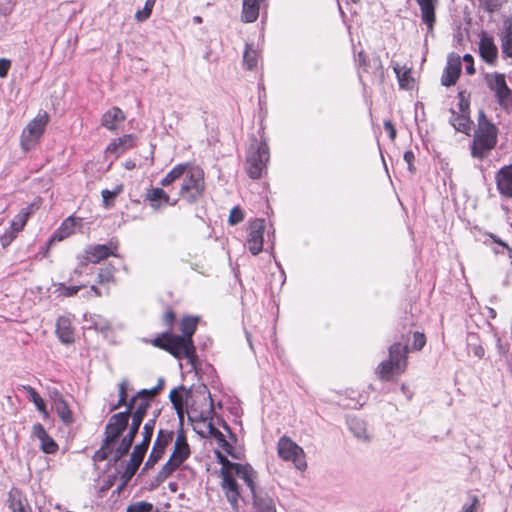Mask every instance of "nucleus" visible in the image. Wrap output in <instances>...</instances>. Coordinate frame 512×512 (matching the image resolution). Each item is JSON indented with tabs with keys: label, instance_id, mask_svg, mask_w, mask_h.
Masks as SVG:
<instances>
[{
	"label": "nucleus",
	"instance_id": "nucleus-1",
	"mask_svg": "<svg viewBox=\"0 0 512 512\" xmlns=\"http://www.w3.org/2000/svg\"><path fill=\"white\" fill-rule=\"evenodd\" d=\"M497 143V128L481 111L478 118V128L475 131L472 151L473 157L482 159Z\"/></svg>",
	"mask_w": 512,
	"mask_h": 512
},
{
	"label": "nucleus",
	"instance_id": "nucleus-2",
	"mask_svg": "<svg viewBox=\"0 0 512 512\" xmlns=\"http://www.w3.org/2000/svg\"><path fill=\"white\" fill-rule=\"evenodd\" d=\"M409 348L407 344L396 342L389 347V359L382 361L376 374L382 381H389L393 374H402L407 367V356Z\"/></svg>",
	"mask_w": 512,
	"mask_h": 512
},
{
	"label": "nucleus",
	"instance_id": "nucleus-3",
	"mask_svg": "<svg viewBox=\"0 0 512 512\" xmlns=\"http://www.w3.org/2000/svg\"><path fill=\"white\" fill-rule=\"evenodd\" d=\"M153 345L168 351L178 359L186 358L194 365L196 354L192 339L164 333L153 340Z\"/></svg>",
	"mask_w": 512,
	"mask_h": 512
},
{
	"label": "nucleus",
	"instance_id": "nucleus-4",
	"mask_svg": "<svg viewBox=\"0 0 512 512\" xmlns=\"http://www.w3.org/2000/svg\"><path fill=\"white\" fill-rule=\"evenodd\" d=\"M215 455L218 463L222 465L220 471L222 476V489L224 490L231 507L236 510L238 508L240 492L238 483L232 476V470L234 469L233 465H236L237 463L230 462L220 451H215Z\"/></svg>",
	"mask_w": 512,
	"mask_h": 512
},
{
	"label": "nucleus",
	"instance_id": "nucleus-5",
	"mask_svg": "<svg viewBox=\"0 0 512 512\" xmlns=\"http://www.w3.org/2000/svg\"><path fill=\"white\" fill-rule=\"evenodd\" d=\"M204 190L203 171L199 168H192L189 171L186 170L179 192L181 198L188 203H194L203 196Z\"/></svg>",
	"mask_w": 512,
	"mask_h": 512
},
{
	"label": "nucleus",
	"instance_id": "nucleus-6",
	"mask_svg": "<svg viewBox=\"0 0 512 512\" xmlns=\"http://www.w3.org/2000/svg\"><path fill=\"white\" fill-rule=\"evenodd\" d=\"M269 148L265 142L251 145L246 156V172L252 179L262 176L269 160Z\"/></svg>",
	"mask_w": 512,
	"mask_h": 512
},
{
	"label": "nucleus",
	"instance_id": "nucleus-7",
	"mask_svg": "<svg viewBox=\"0 0 512 512\" xmlns=\"http://www.w3.org/2000/svg\"><path fill=\"white\" fill-rule=\"evenodd\" d=\"M277 452L284 461H291L296 469L304 471L307 468L304 450L289 437L282 436L278 440Z\"/></svg>",
	"mask_w": 512,
	"mask_h": 512
},
{
	"label": "nucleus",
	"instance_id": "nucleus-8",
	"mask_svg": "<svg viewBox=\"0 0 512 512\" xmlns=\"http://www.w3.org/2000/svg\"><path fill=\"white\" fill-rule=\"evenodd\" d=\"M48 120L47 113L43 112L38 113V115L28 123L21 135V146L24 150H29L38 143L44 133Z\"/></svg>",
	"mask_w": 512,
	"mask_h": 512
},
{
	"label": "nucleus",
	"instance_id": "nucleus-9",
	"mask_svg": "<svg viewBox=\"0 0 512 512\" xmlns=\"http://www.w3.org/2000/svg\"><path fill=\"white\" fill-rule=\"evenodd\" d=\"M486 83L494 92L499 106L508 111L512 107V90L507 86L505 76L500 73L486 75Z\"/></svg>",
	"mask_w": 512,
	"mask_h": 512
},
{
	"label": "nucleus",
	"instance_id": "nucleus-10",
	"mask_svg": "<svg viewBox=\"0 0 512 512\" xmlns=\"http://www.w3.org/2000/svg\"><path fill=\"white\" fill-rule=\"evenodd\" d=\"M129 425L128 412L113 414L105 426L104 444L112 445Z\"/></svg>",
	"mask_w": 512,
	"mask_h": 512
},
{
	"label": "nucleus",
	"instance_id": "nucleus-11",
	"mask_svg": "<svg viewBox=\"0 0 512 512\" xmlns=\"http://www.w3.org/2000/svg\"><path fill=\"white\" fill-rule=\"evenodd\" d=\"M265 232V220L256 218L247 227V247L253 255H258L263 250Z\"/></svg>",
	"mask_w": 512,
	"mask_h": 512
},
{
	"label": "nucleus",
	"instance_id": "nucleus-12",
	"mask_svg": "<svg viewBox=\"0 0 512 512\" xmlns=\"http://www.w3.org/2000/svg\"><path fill=\"white\" fill-rule=\"evenodd\" d=\"M174 433L172 431L160 429L157 438L154 441L152 450L144 465L143 470L152 468L164 455L166 447L173 440Z\"/></svg>",
	"mask_w": 512,
	"mask_h": 512
},
{
	"label": "nucleus",
	"instance_id": "nucleus-13",
	"mask_svg": "<svg viewBox=\"0 0 512 512\" xmlns=\"http://www.w3.org/2000/svg\"><path fill=\"white\" fill-rule=\"evenodd\" d=\"M118 245L116 242L110 241L108 245L95 244L90 245L84 250V259L86 262L99 263L109 256H117Z\"/></svg>",
	"mask_w": 512,
	"mask_h": 512
},
{
	"label": "nucleus",
	"instance_id": "nucleus-14",
	"mask_svg": "<svg viewBox=\"0 0 512 512\" xmlns=\"http://www.w3.org/2000/svg\"><path fill=\"white\" fill-rule=\"evenodd\" d=\"M461 72L460 57L454 54L448 56L447 65L441 77V84L449 87L456 83Z\"/></svg>",
	"mask_w": 512,
	"mask_h": 512
},
{
	"label": "nucleus",
	"instance_id": "nucleus-15",
	"mask_svg": "<svg viewBox=\"0 0 512 512\" xmlns=\"http://www.w3.org/2000/svg\"><path fill=\"white\" fill-rule=\"evenodd\" d=\"M233 466L234 469L232 470V476L234 477L235 475L243 480L246 486L250 489L251 495L261 489L255 484L257 473L250 464L237 463Z\"/></svg>",
	"mask_w": 512,
	"mask_h": 512
},
{
	"label": "nucleus",
	"instance_id": "nucleus-16",
	"mask_svg": "<svg viewBox=\"0 0 512 512\" xmlns=\"http://www.w3.org/2000/svg\"><path fill=\"white\" fill-rule=\"evenodd\" d=\"M498 192L505 198H512V164L503 166L495 176Z\"/></svg>",
	"mask_w": 512,
	"mask_h": 512
},
{
	"label": "nucleus",
	"instance_id": "nucleus-17",
	"mask_svg": "<svg viewBox=\"0 0 512 512\" xmlns=\"http://www.w3.org/2000/svg\"><path fill=\"white\" fill-rule=\"evenodd\" d=\"M135 143V137L132 134H126L118 139L112 140L107 148L106 155L107 157L112 156L114 159L118 158L121 154L126 152L128 149L132 148Z\"/></svg>",
	"mask_w": 512,
	"mask_h": 512
},
{
	"label": "nucleus",
	"instance_id": "nucleus-18",
	"mask_svg": "<svg viewBox=\"0 0 512 512\" xmlns=\"http://www.w3.org/2000/svg\"><path fill=\"white\" fill-rule=\"evenodd\" d=\"M253 512H276V505L273 497L264 489L252 494Z\"/></svg>",
	"mask_w": 512,
	"mask_h": 512
},
{
	"label": "nucleus",
	"instance_id": "nucleus-19",
	"mask_svg": "<svg viewBox=\"0 0 512 512\" xmlns=\"http://www.w3.org/2000/svg\"><path fill=\"white\" fill-rule=\"evenodd\" d=\"M190 456V447L187 442L186 434L183 428H180L177 432V436L174 443V450L170 456L176 462L182 464Z\"/></svg>",
	"mask_w": 512,
	"mask_h": 512
},
{
	"label": "nucleus",
	"instance_id": "nucleus-20",
	"mask_svg": "<svg viewBox=\"0 0 512 512\" xmlns=\"http://www.w3.org/2000/svg\"><path fill=\"white\" fill-rule=\"evenodd\" d=\"M8 507L12 512H32L26 496L17 488L8 493Z\"/></svg>",
	"mask_w": 512,
	"mask_h": 512
},
{
	"label": "nucleus",
	"instance_id": "nucleus-21",
	"mask_svg": "<svg viewBox=\"0 0 512 512\" xmlns=\"http://www.w3.org/2000/svg\"><path fill=\"white\" fill-rule=\"evenodd\" d=\"M479 53L485 62L489 64H493L495 62L498 55V49L494 44L492 37L486 34L481 36L479 42Z\"/></svg>",
	"mask_w": 512,
	"mask_h": 512
},
{
	"label": "nucleus",
	"instance_id": "nucleus-22",
	"mask_svg": "<svg viewBox=\"0 0 512 512\" xmlns=\"http://www.w3.org/2000/svg\"><path fill=\"white\" fill-rule=\"evenodd\" d=\"M124 120V112L120 108L114 106L102 115L101 125L108 130L114 131L118 128L119 124L124 122Z\"/></svg>",
	"mask_w": 512,
	"mask_h": 512
},
{
	"label": "nucleus",
	"instance_id": "nucleus-23",
	"mask_svg": "<svg viewBox=\"0 0 512 512\" xmlns=\"http://www.w3.org/2000/svg\"><path fill=\"white\" fill-rule=\"evenodd\" d=\"M56 335L63 344L74 342V330L71 320L68 317L61 316L56 322Z\"/></svg>",
	"mask_w": 512,
	"mask_h": 512
},
{
	"label": "nucleus",
	"instance_id": "nucleus-24",
	"mask_svg": "<svg viewBox=\"0 0 512 512\" xmlns=\"http://www.w3.org/2000/svg\"><path fill=\"white\" fill-rule=\"evenodd\" d=\"M420 10L423 23L427 26L428 32L433 30L435 23V0H416Z\"/></svg>",
	"mask_w": 512,
	"mask_h": 512
},
{
	"label": "nucleus",
	"instance_id": "nucleus-25",
	"mask_svg": "<svg viewBox=\"0 0 512 512\" xmlns=\"http://www.w3.org/2000/svg\"><path fill=\"white\" fill-rule=\"evenodd\" d=\"M264 0H243L241 20L245 23L255 22L259 16L260 4Z\"/></svg>",
	"mask_w": 512,
	"mask_h": 512
},
{
	"label": "nucleus",
	"instance_id": "nucleus-26",
	"mask_svg": "<svg viewBox=\"0 0 512 512\" xmlns=\"http://www.w3.org/2000/svg\"><path fill=\"white\" fill-rule=\"evenodd\" d=\"M347 425L349 427V430L357 439L365 442L370 440V436L368 434L366 423L364 420L355 416H349L347 418Z\"/></svg>",
	"mask_w": 512,
	"mask_h": 512
},
{
	"label": "nucleus",
	"instance_id": "nucleus-27",
	"mask_svg": "<svg viewBox=\"0 0 512 512\" xmlns=\"http://www.w3.org/2000/svg\"><path fill=\"white\" fill-rule=\"evenodd\" d=\"M52 410L58 415L64 425L69 426L73 424L74 416L65 399H58L56 403L52 405Z\"/></svg>",
	"mask_w": 512,
	"mask_h": 512
},
{
	"label": "nucleus",
	"instance_id": "nucleus-28",
	"mask_svg": "<svg viewBox=\"0 0 512 512\" xmlns=\"http://www.w3.org/2000/svg\"><path fill=\"white\" fill-rule=\"evenodd\" d=\"M145 199L154 209H159L163 204H168L170 198L162 188H150L147 190Z\"/></svg>",
	"mask_w": 512,
	"mask_h": 512
},
{
	"label": "nucleus",
	"instance_id": "nucleus-29",
	"mask_svg": "<svg viewBox=\"0 0 512 512\" xmlns=\"http://www.w3.org/2000/svg\"><path fill=\"white\" fill-rule=\"evenodd\" d=\"M207 427L209 435L216 440L217 444L230 456L236 458V455L233 453L232 445L226 440L223 433L218 430L211 421L208 423Z\"/></svg>",
	"mask_w": 512,
	"mask_h": 512
},
{
	"label": "nucleus",
	"instance_id": "nucleus-30",
	"mask_svg": "<svg viewBox=\"0 0 512 512\" xmlns=\"http://www.w3.org/2000/svg\"><path fill=\"white\" fill-rule=\"evenodd\" d=\"M35 209L36 208L34 204L21 209L20 212L12 220L10 228L16 233L21 231L26 225L29 216L34 213Z\"/></svg>",
	"mask_w": 512,
	"mask_h": 512
},
{
	"label": "nucleus",
	"instance_id": "nucleus-31",
	"mask_svg": "<svg viewBox=\"0 0 512 512\" xmlns=\"http://www.w3.org/2000/svg\"><path fill=\"white\" fill-rule=\"evenodd\" d=\"M450 122L457 131L468 134L471 124L469 114L456 113L452 111Z\"/></svg>",
	"mask_w": 512,
	"mask_h": 512
},
{
	"label": "nucleus",
	"instance_id": "nucleus-32",
	"mask_svg": "<svg viewBox=\"0 0 512 512\" xmlns=\"http://www.w3.org/2000/svg\"><path fill=\"white\" fill-rule=\"evenodd\" d=\"M75 221L71 217L65 219L61 226L55 231L52 240L61 241L74 233Z\"/></svg>",
	"mask_w": 512,
	"mask_h": 512
},
{
	"label": "nucleus",
	"instance_id": "nucleus-33",
	"mask_svg": "<svg viewBox=\"0 0 512 512\" xmlns=\"http://www.w3.org/2000/svg\"><path fill=\"white\" fill-rule=\"evenodd\" d=\"M188 168V164H178L171 171H169L166 176L161 180V185L166 187L171 185L176 180L183 177L186 170Z\"/></svg>",
	"mask_w": 512,
	"mask_h": 512
},
{
	"label": "nucleus",
	"instance_id": "nucleus-34",
	"mask_svg": "<svg viewBox=\"0 0 512 512\" xmlns=\"http://www.w3.org/2000/svg\"><path fill=\"white\" fill-rule=\"evenodd\" d=\"M89 320L91 322L92 327L96 331L104 334L105 337H107L108 334L111 332V323L108 319L104 318L103 316L93 314L90 316Z\"/></svg>",
	"mask_w": 512,
	"mask_h": 512
},
{
	"label": "nucleus",
	"instance_id": "nucleus-35",
	"mask_svg": "<svg viewBox=\"0 0 512 512\" xmlns=\"http://www.w3.org/2000/svg\"><path fill=\"white\" fill-rule=\"evenodd\" d=\"M259 54L253 48L252 44H246L243 53V63L248 70H253L257 67Z\"/></svg>",
	"mask_w": 512,
	"mask_h": 512
},
{
	"label": "nucleus",
	"instance_id": "nucleus-36",
	"mask_svg": "<svg viewBox=\"0 0 512 512\" xmlns=\"http://www.w3.org/2000/svg\"><path fill=\"white\" fill-rule=\"evenodd\" d=\"M133 442V440L124 436L121 439L120 444L114 450H112L111 461L115 464L120 459H122L129 452Z\"/></svg>",
	"mask_w": 512,
	"mask_h": 512
},
{
	"label": "nucleus",
	"instance_id": "nucleus-37",
	"mask_svg": "<svg viewBox=\"0 0 512 512\" xmlns=\"http://www.w3.org/2000/svg\"><path fill=\"white\" fill-rule=\"evenodd\" d=\"M501 48L505 56L512 58V21L509 22L502 33Z\"/></svg>",
	"mask_w": 512,
	"mask_h": 512
},
{
	"label": "nucleus",
	"instance_id": "nucleus-38",
	"mask_svg": "<svg viewBox=\"0 0 512 512\" xmlns=\"http://www.w3.org/2000/svg\"><path fill=\"white\" fill-rule=\"evenodd\" d=\"M393 70L397 76L400 88L409 89L413 79L410 75V70L401 68L398 64L393 67Z\"/></svg>",
	"mask_w": 512,
	"mask_h": 512
},
{
	"label": "nucleus",
	"instance_id": "nucleus-39",
	"mask_svg": "<svg viewBox=\"0 0 512 512\" xmlns=\"http://www.w3.org/2000/svg\"><path fill=\"white\" fill-rule=\"evenodd\" d=\"M198 319L195 317H184L180 324V330L183 335L180 337L192 339V336L196 330Z\"/></svg>",
	"mask_w": 512,
	"mask_h": 512
},
{
	"label": "nucleus",
	"instance_id": "nucleus-40",
	"mask_svg": "<svg viewBox=\"0 0 512 512\" xmlns=\"http://www.w3.org/2000/svg\"><path fill=\"white\" fill-rule=\"evenodd\" d=\"M181 464L169 458L156 476L158 483L164 482Z\"/></svg>",
	"mask_w": 512,
	"mask_h": 512
},
{
	"label": "nucleus",
	"instance_id": "nucleus-41",
	"mask_svg": "<svg viewBox=\"0 0 512 512\" xmlns=\"http://www.w3.org/2000/svg\"><path fill=\"white\" fill-rule=\"evenodd\" d=\"M139 467H140V464L132 462V461L129 460L125 470L123 471V473L121 475L122 485L120 486L119 489H121L122 487L127 485V483L135 475V473L137 472Z\"/></svg>",
	"mask_w": 512,
	"mask_h": 512
},
{
	"label": "nucleus",
	"instance_id": "nucleus-42",
	"mask_svg": "<svg viewBox=\"0 0 512 512\" xmlns=\"http://www.w3.org/2000/svg\"><path fill=\"white\" fill-rule=\"evenodd\" d=\"M28 392L30 394L31 400L35 404L36 408L43 414L44 418L48 417V412L46 410V405L41 396L36 392V390L32 387H28Z\"/></svg>",
	"mask_w": 512,
	"mask_h": 512
},
{
	"label": "nucleus",
	"instance_id": "nucleus-43",
	"mask_svg": "<svg viewBox=\"0 0 512 512\" xmlns=\"http://www.w3.org/2000/svg\"><path fill=\"white\" fill-rule=\"evenodd\" d=\"M123 190L122 185H117L114 190H102L101 195L103 198V204L105 208H109L111 206L112 201L114 198L119 195Z\"/></svg>",
	"mask_w": 512,
	"mask_h": 512
},
{
	"label": "nucleus",
	"instance_id": "nucleus-44",
	"mask_svg": "<svg viewBox=\"0 0 512 512\" xmlns=\"http://www.w3.org/2000/svg\"><path fill=\"white\" fill-rule=\"evenodd\" d=\"M56 291L59 293L60 296L63 297H72L76 295L83 287L84 285H78V286H66L63 283L55 284Z\"/></svg>",
	"mask_w": 512,
	"mask_h": 512
},
{
	"label": "nucleus",
	"instance_id": "nucleus-45",
	"mask_svg": "<svg viewBox=\"0 0 512 512\" xmlns=\"http://www.w3.org/2000/svg\"><path fill=\"white\" fill-rule=\"evenodd\" d=\"M130 418H131V424L129 426V431L125 435V437L134 441L144 418L134 415V414H131Z\"/></svg>",
	"mask_w": 512,
	"mask_h": 512
},
{
	"label": "nucleus",
	"instance_id": "nucleus-46",
	"mask_svg": "<svg viewBox=\"0 0 512 512\" xmlns=\"http://www.w3.org/2000/svg\"><path fill=\"white\" fill-rule=\"evenodd\" d=\"M156 0H146L144 8L135 13V19L139 22L147 20L153 10Z\"/></svg>",
	"mask_w": 512,
	"mask_h": 512
},
{
	"label": "nucleus",
	"instance_id": "nucleus-47",
	"mask_svg": "<svg viewBox=\"0 0 512 512\" xmlns=\"http://www.w3.org/2000/svg\"><path fill=\"white\" fill-rule=\"evenodd\" d=\"M153 398L154 397H148L147 395L139 398L133 414L144 418Z\"/></svg>",
	"mask_w": 512,
	"mask_h": 512
},
{
	"label": "nucleus",
	"instance_id": "nucleus-48",
	"mask_svg": "<svg viewBox=\"0 0 512 512\" xmlns=\"http://www.w3.org/2000/svg\"><path fill=\"white\" fill-rule=\"evenodd\" d=\"M111 446L112 445H105L103 440L100 448L93 454L92 460L94 462H102L108 459L109 455H112Z\"/></svg>",
	"mask_w": 512,
	"mask_h": 512
},
{
	"label": "nucleus",
	"instance_id": "nucleus-49",
	"mask_svg": "<svg viewBox=\"0 0 512 512\" xmlns=\"http://www.w3.org/2000/svg\"><path fill=\"white\" fill-rule=\"evenodd\" d=\"M41 450L46 454H53L58 450V444L48 434L40 440Z\"/></svg>",
	"mask_w": 512,
	"mask_h": 512
},
{
	"label": "nucleus",
	"instance_id": "nucleus-50",
	"mask_svg": "<svg viewBox=\"0 0 512 512\" xmlns=\"http://www.w3.org/2000/svg\"><path fill=\"white\" fill-rule=\"evenodd\" d=\"M127 386H128L127 380L124 379L120 382V384H119V399H118V402L112 406V408H111L112 411L117 410L126 404L127 397H128Z\"/></svg>",
	"mask_w": 512,
	"mask_h": 512
},
{
	"label": "nucleus",
	"instance_id": "nucleus-51",
	"mask_svg": "<svg viewBox=\"0 0 512 512\" xmlns=\"http://www.w3.org/2000/svg\"><path fill=\"white\" fill-rule=\"evenodd\" d=\"M153 504L146 501H139L127 507V512H153Z\"/></svg>",
	"mask_w": 512,
	"mask_h": 512
},
{
	"label": "nucleus",
	"instance_id": "nucleus-52",
	"mask_svg": "<svg viewBox=\"0 0 512 512\" xmlns=\"http://www.w3.org/2000/svg\"><path fill=\"white\" fill-rule=\"evenodd\" d=\"M244 220V212L240 208V206H235L230 210V214L228 217V223L231 226H234Z\"/></svg>",
	"mask_w": 512,
	"mask_h": 512
},
{
	"label": "nucleus",
	"instance_id": "nucleus-53",
	"mask_svg": "<svg viewBox=\"0 0 512 512\" xmlns=\"http://www.w3.org/2000/svg\"><path fill=\"white\" fill-rule=\"evenodd\" d=\"M183 390H184V387L179 386L178 388H174L170 392L169 399L173 406H182L183 405V395H182Z\"/></svg>",
	"mask_w": 512,
	"mask_h": 512
},
{
	"label": "nucleus",
	"instance_id": "nucleus-54",
	"mask_svg": "<svg viewBox=\"0 0 512 512\" xmlns=\"http://www.w3.org/2000/svg\"><path fill=\"white\" fill-rule=\"evenodd\" d=\"M164 386V379L159 378L158 383L155 387L152 389H142L139 391V396H148V397H155L159 394V392L163 389Z\"/></svg>",
	"mask_w": 512,
	"mask_h": 512
},
{
	"label": "nucleus",
	"instance_id": "nucleus-55",
	"mask_svg": "<svg viewBox=\"0 0 512 512\" xmlns=\"http://www.w3.org/2000/svg\"><path fill=\"white\" fill-rule=\"evenodd\" d=\"M426 344V337L421 332H414L413 334V343H412V349L419 351L421 350Z\"/></svg>",
	"mask_w": 512,
	"mask_h": 512
},
{
	"label": "nucleus",
	"instance_id": "nucleus-56",
	"mask_svg": "<svg viewBox=\"0 0 512 512\" xmlns=\"http://www.w3.org/2000/svg\"><path fill=\"white\" fill-rule=\"evenodd\" d=\"M97 278H98V283H101V284L109 283V282L113 281V279H114V271H113V269H110V268L101 269L100 272L98 273Z\"/></svg>",
	"mask_w": 512,
	"mask_h": 512
},
{
	"label": "nucleus",
	"instance_id": "nucleus-57",
	"mask_svg": "<svg viewBox=\"0 0 512 512\" xmlns=\"http://www.w3.org/2000/svg\"><path fill=\"white\" fill-rule=\"evenodd\" d=\"M145 454L146 451H144L143 449L141 450L138 446L135 445L130 455V461L141 465L145 457Z\"/></svg>",
	"mask_w": 512,
	"mask_h": 512
},
{
	"label": "nucleus",
	"instance_id": "nucleus-58",
	"mask_svg": "<svg viewBox=\"0 0 512 512\" xmlns=\"http://www.w3.org/2000/svg\"><path fill=\"white\" fill-rule=\"evenodd\" d=\"M155 424H156V417L148 420L143 426L142 436L152 439L154 429H155Z\"/></svg>",
	"mask_w": 512,
	"mask_h": 512
},
{
	"label": "nucleus",
	"instance_id": "nucleus-59",
	"mask_svg": "<svg viewBox=\"0 0 512 512\" xmlns=\"http://www.w3.org/2000/svg\"><path fill=\"white\" fill-rule=\"evenodd\" d=\"M142 396H139V391L135 396H133L129 401H126V410L124 412H128V418L130 419V415L133 414L134 410L136 409L137 402L139 398Z\"/></svg>",
	"mask_w": 512,
	"mask_h": 512
},
{
	"label": "nucleus",
	"instance_id": "nucleus-60",
	"mask_svg": "<svg viewBox=\"0 0 512 512\" xmlns=\"http://www.w3.org/2000/svg\"><path fill=\"white\" fill-rule=\"evenodd\" d=\"M16 232L14 230H12L11 228H9V230H7L1 237H0V242H1V245L3 247H6L8 246L12 241L13 239L16 237Z\"/></svg>",
	"mask_w": 512,
	"mask_h": 512
},
{
	"label": "nucleus",
	"instance_id": "nucleus-61",
	"mask_svg": "<svg viewBox=\"0 0 512 512\" xmlns=\"http://www.w3.org/2000/svg\"><path fill=\"white\" fill-rule=\"evenodd\" d=\"M48 433L46 432L44 426L41 423H36L32 427V435L39 439V441L44 438Z\"/></svg>",
	"mask_w": 512,
	"mask_h": 512
},
{
	"label": "nucleus",
	"instance_id": "nucleus-62",
	"mask_svg": "<svg viewBox=\"0 0 512 512\" xmlns=\"http://www.w3.org/2000/svg\"><path fill=\"white\" fill-rule=\"evenodd\" d=\"M458 96L460 98L458 103L459 113L469 114V103L464 99L463 92H459Z\"/></svg>",
	"mask_w": 512,
	"mask_h": 512
},
{
	"label": "nucleus",
	"instance_id": "nucleus-63",
	"mask_svg": "<svg viewBox=\"0 0 512 512\" xmlns=\"http://www.w3.org/2000/svg\"><path fill=\"white\" fill-rule=\"evenodd\" d=\"M404 161L407 163L408 165V169L410 172H414L415 171V167L413 166V162H414V159H415V156H414V153L412 151H406L404 153Z\"/></svg>",
	"mask_w": 512,
	"mask_h": 512
},
{
	"label": "nucleus",
	"instance_id": "nucleus-64",
	"mask_svg": "<svg viewBox=\"0 0 512 512\" xmlns=\"http://www.w3.org/2000/svg\"><path fill=\"white\" fill-rule=\"evenodd\" d=\"M463 61H464L465 63H467V66H466V72H467V74H469V75L474 74V73H475V68H474V65H473V57H472V55H470V54H465V55L463 56Z\"/></svg>",
	"mask_w": 512,
	"mask_h": 512
}]
</instances>
